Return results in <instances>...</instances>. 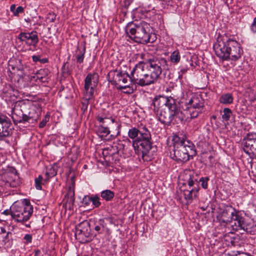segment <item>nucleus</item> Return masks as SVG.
<instances>
[{"instance_id": "obj_1", "label": "nucleus", "mask_w": 256, "mask_h": 256, "mask_svg": "<svg viewBox=\"0 0 256 256\" xmlns=\"http://www.w3.org/2000/svg\"><path fill=\"white\" fill-rule=\"evenodd\" d=\"M140 56L144 60L136 64L132 71V82L140 86L155 84L162 70L168 69L166 60L161 56L146 58L143 54Z\"/></svg>"}, {"instance_id": "obj_2", "label": "nucleus", "mask_w": 256, "mask_h": 256, "mask_svg": "<svg viewBox=\"0 0 256 256\" xmlns=\"http://www.w3.org/2000/svg\"><path fill=\"white\" fill-rule=\"evenodd\" d=\"M150 106L159 120L168 126L180 123L185 116L186 112L180 110V103L172 96H156Z\"/></svg>"}, {"instance_id": "obj_3", "label": "nucleus", "mask_w": 256, "mask_h": 256, "mask_svg": "<svg viewBox=\"0 0 256 256\" xmlns=\"http://www.w3.org/2000/svg\"><path fill=\"white\" fill-rule=\"evenodd\" d=\"M215 54L222 60L236 61L243 54L240 44L226 36H220L213 46Z\"/></svg>"}, {"instance_id": "obj_4", "label": "nucleus", "mask_w": 256, "mask_h": 256, "mask_svg": "<svg viewBox=\"0 0 256 256\" xmlns=\"http://www.w3.org/2000/svg\"><path fill=\"white\" fill-rule=\"evenodd\" d=\"M128 135L132 140V146L138 153L141 152L144 160H150L148 154L152 148L151 134L145 126L139 128L135 127L129 129Z\"/></svg>"}, {"instance_id": "obj_5", "label": "nucleus", "mask_w": 256, "mask_h": 256, "mask_svg": "<svg viewBox=\"0 0 256 256\" xmlns=\"http://www.w3.org/2000/svg\"><path fill=\"white\" fill-rule=\"evenodd\" d=\"M172 140L173 150L170 156L178 162H186L190 156L196 154L195 146L190 141L178 136H174Z\"/></svg>"}, {"instance_id": "obj_6", "label": "nucleus", "mask_w": 256, "mask_h": 256, "mask_svg": "<svg viewBox=\"0 0 256 256\" xmlns=\"http://www.w3.org/2000/svg\"><path fill=\"white\" fill-rule=\"evenodd\" d=\"M125 29L130 38L136 42L146 44L150 42L152 32L148 23L142 20L129 22Z\"/></svg>"}, {"instance_id": "obj_7", "label": "nucleus", "mask_w": 256, "mask_h": 256, "mask_svg": "<svg viewBox=\"0 0 256 256\" xmlns=\"http://www.w3.org/2000/svg\"><path fill=\"white\" fill-rule=\"evenodd\" d=\"M32 214L33 206L30 202H15L11 206V219L26 228L31 226L30 220Z\"/></svg>"}, {"instance_id": "obj_8", "label": "nucleus", "mask_w": 256, "mask_h": 256, "mask_svg": "<svg viewBox=\"0 0 256 256\" xmlns=\"http://www.w3.org/2000/svg\"><path fill=\"white\" fill-rule=\"evenodd\" d=\"M230 217L228 218H224L222 222L226 224H230L232 230L236 231H244L247 222L244 218L240 214V212L236 210L232 207L229 208L227 210Z\"/></svg>"}, {"instance_id": "obj_9", "label": "nucleus", "mask_w": 256, "mask_h": 256, "mask_svg": "<svg viewBox=\"0 0 256 256\" xmlns=\"http://www.w3.org/2000/svg\"><path fill=\"white\" fill-rule=\"evenodd\" d=\"M186 178L189 188L184 190V195L187 202H190L193 198L196 196L198 191V175L190 172L186 174Z\"/></svg>"}, {"instance_id": "obj_10", "label": "nucleus", "mask_w": 256, "mask_h": 256, "mask_svg": "<svg viewBox=\"0 0 256 256\" xmlns=\"http://www.w3.org/2000/svg\"><path fill=\"white\" fill-rule=\"evenodd\" d=\"M21 183L19 176L18 174L16 169L14 167H10L8 170L0 176V184L8 188H16Z\"/></svg>"}, {"instance_id": "obj_11", "label": "nucleus", "mask_w": 256, "mask_h": 256, "mask_svg": "<svg viewBox=\"0 0 256 256\" xmlns=\"http://www.w3.org/2000/svg\"><path fill=\"white\" fill-rule=\"evenodd\" d=\"M98 80V75L96 72L89 73L85 78L84 94L87 100H92Z\"/></svg>"}, {"instance_id": "obj_12", "label": "nucleus", "mask_w": 256, "mask_h": 256, "mask_svg": "<svg viewBox=\"0 0 256 256\" xmlns=\"http://www.w3.org/2000/svg\"><path fill=\"white\" fill-rule=\"evenodd\" d=\"M242 144L244 152L256 159V132L248 134Z\"/></svg>"}, {"instance_id": "obj_13", "label": "nucleus", "mask_w": 256, "mask_h": 256, "mask_svg": "<svg viewBox=\"0 0 256 256\" xmlns=\"http://www.w3.org/2000/svg\"><path fill=\"white\" fill-rule=\"evenodd\" d=\"M75 235L77 239H82L83 242H89L94 237L90 232V224L87 221H84L76 226Z\"/></svg>"}, {"instance_id": "obj_14", "label": "nucleus", "mask_w": 256, "mask_h": 256, "mask_svg": "<svg viewBox=\"0 0 256 256\" xmlns=\"http://www.w3.org/2000/svg\"><path fill=\"white\" fill-rule=\"evenodd\" d=\"M109 80L115 85L119 86L121 83L126 84L128 79L132 80L131 74L124 71L114 70L110 72L108 75Z\"/></svg>"}, {"instance_id": "obj_15", "label": "nucleus", "mask_w": 256, "mask_h": 256, "mask_svg": "<svg viewBox=\"0 0 256 256\" xmlns=\"http://www.w3.org/2000/svg\"><path fill=\"white\" fill-rule=\"evenodd\" d=\"M11 125L10 119L6 115L0 113V140H4L5 138L10 136Z\"/></svg>"}, {"instance_id": "obj_16", "label": "nucleus", "mask_w": 256, "mask_h": 256, "mask_svg": "<svg viewBox=\"0 0 256 256\" xmlns=\"http://www.w3.org/2000/svg\"><path fill=\"white\" fill-rule=\"evenodd\" d=\"M20 42H24L28 46H36L38 42V38L36 32H22L18 37Z\"/></svg>"}, {"instance_id": "obj_17", "label": "nucleus", "mask_w": 256, "mask_h": 256, "mask_svg": "<svg viewBox=\"0 0 256 256\" xmlns=\"http://www.w3.org/2000/svg\"><path fill=\"white\" fill-rule=\"evenodd\" d=\"M20 104V102H16L12 110V118L15 124L17 123L24 124L28 120L25 118V115L26 114H24L21 108Z\"/></svg>"}, {"instance_id": "obj_18", "label": "nucleus", "mask_w": 256, "mask_h": 256, "mask_svg": "<svg viewBox=\"0 0 256 256\" xmlns=\"http://www.w3.org/2000/svg\"><path fill=\"white\" fill-rule=\"evenodd\" d=\"M13 62H10L8 64V70L12 74L16 75L20 78H22L24 75V66L22 64V61L20 60H16L14 64Z\"/></svg>"}, {"instance_id": "obj_19", "label": "nucleus", "mask_w": 256, "mask_h": 256, "mask_svg": "<svg viewBox=\"0 0 256 256\" xmlns=\"http://www.w3.org/2000/svg\"><path fill=\"white\" fill-rule=\"evenodd\" d=\"M185 108H184L183 106H182L180 104V110L183 112H186L185 116L182 118V120L180 122H182L184 120H186L189 118H196L198 114L202 112V110H198V108H192V107H190L186 105Z\"/></svg>"}, {"instance_id": "obj_20", "label": "nucleus", "mask_w": 256, "mask_h": 256, "mask_svg": "<svg viewBox=\"0 0 256 256\" xmlns=\"http://www.w3.org/2000/svg\"><path fill=\"white\" fill-rule=\"evenodd\" d=\"M128 143L130 145L131 144V142L130 140L125 141L117 140L113 142L112 146L110 148V150H113L112 154H119L120 152L124 153L126 152L127 148H125V144Z\"/></svg>"}, {"instance_id": "obj_21", "label": "nucleus", "mask_w": 256, "mask_h": 256, "mask_svg": "<svg viewBox=\"0 0 256 256\" xmlns=\"http://www.w3.org/2000/svg\"><path fill=\"white\" fill-rule=\"evenodd\" d=\"M188 105V106L192 107V109L198 108V110H202L204 106V100L200 97L194 96L189 100Z\"/></svg>"}, {"instance_id": "obj_22", "label": "nucleus", "mask_w": 256, "mask_h": 256, "mask_svg": "<svg viewBox=\"0 0 256 256\" xmlns=\"http://www.w3.org/2000/svg\"><path fill=\"white\" fill-rule=\"evenodd\" d=\"M96 119L98 122L100 123L101 126L110 128L114 124V119L111 116L108 117L106 116H100L98 115Z\"/></svg>"}, {"instance_id": "obj_23", "label": "nucleus", "mask_w": 256, "mask_h": 256, "mask_svg": "<svg viewBox=\"0 0 256 256\" xmlns=\"http://www.w3.org/2000/svg\"><path fill=\"white\" fill-rule=\"evenodd\" d=\"M40 114L35 108L31 110L28 114L25 115V118L28 120L26 122L34 124L39 119Z\"/></svg>"}, {"instance_id": "obj_24", "label": "nucleus", "mask_w": 256, "mask_h": 256, "mask_svg": "<svg viewBox=\"0 0 256 256\" xmlns=\"http://www.w3.org/2000/svg\"><path fill=\"white\" fill-rule=\"evenodd\" d=\"M233 100L232 95L230 93L222 94L219 98L220 102L224 104H231L232 103Z\"/></svg>"}, {"instance_id": "obj_25", "label": "nucleus", "mask_w": 256, "mask_h": 256, "mask_svg": "<svg viewBox=\"0 0 256 256\" xmlns=\"http://www.w3.org/2000/svg\"><path fill=\"white\" fill-rule=\"evenodd\" d=\"M244 232L250 234H256V224L254 222H247Z\"/></svg>"}, {"instance_id": "obj_26", "label": "nucleus", "mask_w": 256, "mask_h": 256, "mask_svg": "<svg viewBox=\"0 0 256 256\" xmlns=\"http://www.w3.org/2000/svg\"><path fill=\"white\" fill-rule=\"evenodd\" d=\"M114 192L110 190H102L100 194L101 197L106 201L111 200L114 198Z\"/></svg>"}, {"instance_id": "obj_27", "label": "nucleus", "mask_w": 256, "mask_h": 256, "mask_svg": "<svg viewBox=\"0 0 256 256\" xmlns=\"http://www.w3.org/2000/svg\"><path fill=\"white\" fill-rule=\"evenodd\" d=\"M95 225L94 230L96 231L98 234H100L102 233L104 228L105 227L106 224L104 220L100 218L96 222Z\"/></svg>"}, {"instance_id": "obj_28", "label": "nucleus", "mask_w": 256, "mask_h": 256, "mask_svg": "<svg viewBox=\"0 0 256 256\" xmlns=\"http://www.w3.org/2000/svg\"><path fill=\"white\" fill-rule=\"evenodd\" d=\"M110 128L105 127L100 125L98 130V134L101 138H104L110 133Z\"/></svg>"}, {"instance_id": "obj_29", "label": "nucleus", "mask_w": 256, "mask_h": 256, "mask_svg": "<svg viewBox=\"0 0 256 256\" xmlns=\"http://www.w3.org/2000/svg\"><path fill=\"white\" fill-rule=\"evenodd\" d=\"M10 10L14 16H18L20 14L24 12V8L22 6H18L16 8V5L12 4L10 6Z\"/></svg>"}, {"instance_id": "obj_30", "label": "nucleus", "mask_w": 256, "mask_h": 256, "mask_svg": "<svg viewBox=\"0 0 256 256\" xmlns=\"http://www.w3.org/2000/svg\"><path fill=\"white\" fill-rule=\"evenodd\" d=\"M3 92L5 94L6 97H8L12 98V97L15 96V93H16V92H15L14 88L8 86H6L3 90Z\"/></svg>"}, {"instance_id": "obj_31", "label": "nucleus", "mask_w": 256, "mask_h": 256, "mask_svg": "<svg viewBox=\"0 0 256 256\" xmlns=\"http://www.w3.org/2000/svg\"><path fill=\"white\" fill-rule=\"evenodd\" d=\"M180 59V55L178 51L175 50L172 52L170 56V61L174 63H178Z\"/></svg>"}, {"instance_id": "obj_32", "label": "nucleus", "mask_w": 256, "mask_h": 256, "mask_svg": "<svg viewBox=\"0 0 256 256\" xmlns=\"http://www.w3.org/2000/svg\"><path fill=\"white\" fill-rule=\"evenodd\" d=\"M232 114V110L228 108H224L223 110V114L222 115V118L224 121H228Z\"/></svg>"}, {"instance_id": "obj_33", "label": "nucleus", "mask_w": 256, "mask_h": 256, "mask_svg": "<svg viewBox=\"0 0 256 256\" xmlns=\"http://www.w3.org/2000/svg\"><path fill=\"white\" fill-rule=\"evenodd\" d=\"M56 171L54 168L52 167L49 168L48 171L46 173V178L44 179V182H46L48 180L49 178L55 176L56 174Z\"/></svg>"}, {"instance_id": "obj_34", "label": "nucleus", "mask_w": 256, "mask_h": 256, "mask_svg": "<svg viewBox=\"0 0 256 256\" xmlns=\"http://www.w3.org/2000/svg\"><path fill=\"white\" fill-rule=\"evenodd\" d=\"M117 89L122 90L124 93L125 94H132L134 92L133 88L130 86H117Z\"/></svg>"}, {"instance_id": "obj_35", "label": "nucleus", "mask_w": 256, "mask_h": 256, "mask_svg": "<svg viewBox=\"0 0 256 256\" xmlns=\"http://www.w3.org/2000/svg\"><path fill=\"white\" fill-rule=\"evenodd\" d=\"M43 177L42 176L40 175L38 176L35 178L34 183L35 187L38 190H41L42 189V183Z\"/></svg>"}, {"instance_id": "obj_36", "label": "nucleus", "mask_w": 256, "mask_h": 256, "mask_svg": "<svg viewBox=\"0 0 256 256\" xmlns=\"http://www.w3.org/2000/svg\"><path fill=\"white\" fill-rule=\"evenodd\" d=\"M100 200V197L96 194L91 196V202L96 208H98L100 206L101 202Z\"/></svg>"}, {"instance_id": "obj_37", "label": "nucleus", "mask_w": 256, "mask_h": 256, "mask_svg": "<svg viewBox=\"0 0 256 256\" xmlns=\"http://www.w3.org/2000/svg\"><path fill=\"white\" fill-rule=\"evenodd\" d=\"M209 180L208 177H202L199 180L198 179V183L201 182V186L204 189L208 188V182Z\"/></svg>"}, {"instance_id": "obj_38", "label": "nucleus", "mask_w": 256, "mask_h": 256, "mask_svg": "<svg viewBox=\"0 0 256 256\" xmlns=\"http://www.w3.org/2000/svg\"><path fill=\"white\" fill-rule=\"evenodd\" d=\"M84 100L82 102V106L81 109L84 112L85 111H86L87 110L88 106L90 104V102L92 100H87L86 98V95H84Z\"/></svg>"}, {"instance_id": "obj_39", "label": "nucleus", "mask_w": 256, "mask_h": 256, "mask_svg": "<svg viewBox=\"0 0 256 256\" xmlns=\"http://www.w3.org/2000/svg\"><path fill=\"white\" fill-rule=\"evenodd\" d=\"M85 51L86 49L84 47L82 50L80 51V54L76 56V61L78 62L81 64L83 62Z\"/></svg>"}, {"instance_id": "obj_40", "label": "nucleus", "mask_w": 256, "mask_h": 256, "mask_svg": "<svg viewBox=\"0 0 256 256\" xmlns=\"http://www.w3.org/2000/svg\"><path fill=\"white\" fill-rule=\"evenodd\" d=\"M50 114L47 113L45 116H44V118L42 120L40 123L39 124V127L40 128H44L46 124V122H48L49 120V119H50Z\"/></svg>"}, {"instance_id": "obj_41", "label": "nucleus", "mask_w": 256, "mask_h": 256, "mask_svg": "<svg viewBox=\"0 0 256 256\" xmlns=\"http://www.w3.org/2000/svg\"><path fill=\"white\" fill-rule=\"evenodd\" d=\"M91 202V196H85L82 199V202L84 205L88 206Z\"/></svg>"}, {"instance_id": "obj_42", "label": "nucleus", "mask_w": 256, "mask_h": 256, "mask_svg": "<svg viewBox=\"0 0 256 256\" xmlns=\"http://www.w3.org/2000/svg\"><path fill=\"white\" fill-rule=\"evenodd\" d=\"M68 196H70V199H69L70 202L73 204L74 201V190H70V191L68 192Z\"/></svg>"}, {"instance_id": "obj_43", "label": "nucleus", "mask_w": 256, "mask_h": 256, "mask_svg": "<svg viewBox=\"0 0 256 256\" xmlns=\"http://www.w3.org/2000/svg\"><path fill=\"white\" fill-rule=\"evenodd\" d=\"M187 68H181V70L178 72V78L182 80L183 78V74H184L187 72Z\"/></svg>"}, {"instance_id": "obj_44", "label": "nucleus", "mask_w": 256, "mask_h": 256, "mask_svg": "<svg viewBox=\"0 0 256 256\" xmlns=\"http://www.w3.org/2000/svg\"><path fill=\"white\" fill-rule=\"evenodd\" d=\"M229 208H228V209L226 210H224V212H222V216H221V218L220 219V222H222L224 224L223 222H222V220L224 218H228V217H230V216L229 214L226 213L227 212V210H228Z\"/></svg>"}, {"instance_id": "obj_45", "label": "nucleus", "mask_w": 256, "mask_h": 256, "mask_svg": "<svg viewBox=\"0 0 256 256\" xmlns=\"http://www.w3.org/2000/svg\"><path fill=\"white\" fill-rule=\"evenodd\" d=\"M24 239L26 240V244L31 243L32 242V236L30 234H26L24 237Z\"/></svg>"}, {"instance_id": "obj_46", "label": "nucleus", "mask_w": 256, "mask_h": 256, "mask_svg": "<svg viewBox=\"0 0 256 256\" xmlns=\"http://www.w3.org/2000/svg\"><path fill=\"white\" fill-rule=\"evenodd\" d=\"M250 30L253 33H256V23L252 22L250 26Z\"/></svg>"}, {"instance_id": "obj_47", "label": "nucleus", "mask_w": 256, "mask_h": 256, "mask_svg": "<svg viewBox=\"0 0 256 256\" xmlns=\"http://www.w3.org/2000/svg\"><path fill=\"white\" fill-rule=\"evenodd\" d=\"M2 214L5 216H10L11 217V208H10V210H5L2 213Z\"/></svg>"}, {"instance_id": "obj_48", "label": "nucleus", "mask_w": 256, "mask_h": 256, "mask_svg": "<svg viewBox=\"0 0 256 256\" xmlns=\"http://www.w3.org/2000/svg\"><path fill=\"white\" fill-rule=\"evenodd\" d=\"M10 234V232H8L6 236H5L4 238H3V240H2V242L4 244H5L7 242H8V235Z\"/></svg>"}, {"instance_id": "obj_49", "label": "nucleus", "mask_w": 256, "mask_h": 256, "mask_svg": "<svg viewBox=\"0 0 256 256\" xmlns=\"http://www.w3.org/2000/svg\"><path fill=\"white\" fill-rule=\"evenodd\" d=\"M56 16L54 15V14H50V16L48 17V18L50 19V22H54L56 20Z\"/></svg>"}, {"instance_id": "obj_50", "label": "nucleus", "mask_w": 256, "mask_h": 256, "mask_svg": "<svg viewBox=\"0 0 256 256\" xmlns=\"http://www.w3.org/2000/svg\"><path fill=\"white\" fill-rule=\"evenodd\" d=\"M32 58L34 62H40V56H33Z\"/></svg>"}, {"instance_id": "obj_51", "label": "nucleus", "mask_w": 256, "mask_h": 256, "mask_svg": "<svg viewBox=\"0 0 256 256\" xmlns=\"http://www.w3.org/2000/svg\"><path fill=\"white\" fill-rule=\"evenodd\" d=\"M48 62V60L47 58H40V62L41 64H46Z\"/></svg>"}, {"instance_id": "obj_52", "label": "nucleus", "mask_w": 256, "mask_h": 256, "mask_svg": "<svg viewBox=\"0 0 256 256\" xmlns=\"http://www.w3.org/2000/svg\"><path fill=\"white\" fill-rule=\"evenodd\" d=\"M252 256L250 254L248 253H242L240 254H238V256Z\"/></svg>"}, {"instance_id": "obj_53", "label": "nucleus", "mask_w": 256, "mask_h": 256, "mask_svg": "<svg viewBox=\"0 0 256 256\" xmlns=\"http://www.w3.org/2000/svg\"><path fill=\"white\" fill-rule=\"evenodd\" d=\"M1 232L2 233L4 234L6 232V230L4 228H1Z\"/></svg>"}, {"instance_id": "obj_54", "label": "nucleus", "mask_w": 256, "mask_h": 256, "mask_svg": "<svg viewBox=\"0 0 256 256\" xmlns=\"http://www.w3.org/2000/svg\"><path fill=\"white\" fill-rule=\"evenodd\" d=\"M39 253H40V250H38L36 252V254H38Z\"/></svg>"}, {"instance_id": "obj_55", "label": "nucleus", "mask_w": 256, "mask_h": 256, "mask_svg": "<svg viewBox=\"0 0 256 256\" xmlns=\"http://www.w3.org/2000/svg\"><path fill=\"white\" fill-rule=\"evenodd\" d=\"M253 22H254V23H256V16L254 18Z\"/></svg>"}, {"instance_id": "obj_56", "label": "nucleus", "mask_w": 256, "mask_h": 256, "mask_svg": "<svg viewBox=\"0 0 256 256\" xmlns=\"http://www.w3.org/2000/svg\"><path fill=\"white\" fill-rule=\"evenodd\" d=\"M7 220H8V219H6V220H4V221H6Z\"/></svg>"}]
</instances>
